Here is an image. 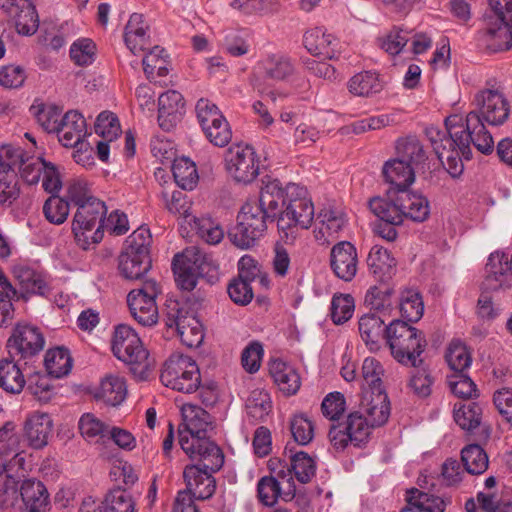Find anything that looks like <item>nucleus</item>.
Here are the masks:
<instances>
[{
    "mask_svg": "<svg viewBox=\"0 0 512 512\" xmlns=\"http://www.w3.org/2000/svg\"><path fill=\"white\" fill-rule=\"evenodd\" d=\"M231 7L245 15L276 13L280 10L277 0H233Z\"/></svg>",
    "mask_w": 512,
    "mask_h": 512,
    "instance_id": "69168bd1",
    "label": "nucleus"
},
{
    "mask_svg": "<svg viewBox=\"0 0 512 512\" xmlns=\"http://www.w3.org/2000/svg\"><path fill=\"white\" fill-rule=\"evenodd\" d=\"M445 359L452 373L465 372L470 367L472 357L468 348L460 340H453L446 351Z\"/></svg>",
    "mask_w": 512,
    "mask_h": 512,
    "instance_id": "6e6d98bb",
    "label": "nucleus"
},
{
    "mask_svg": "<svg viewBox=\"0 0 512 512\" xmlns=\"http://www.w3.org/2000/svg\"><path fill=\"white\" fill-rule=\"evenodd\" d=\"M161 382L173 390L193 393L200 386L201 375L196 362L189 356L171 355L164 363Z\"/></svg>",
    "mask_w": 512,
    "mask_h": 512,
    "instance_id": "9d476101",
    "label": "nucleus"
},
{
    "mask_svg": "<svg viewBox=\"0 0 512 512\" xmlns=\"http://www.w3.org/2000/svg\"><path fill=\"white\" fill-rule=\"evenodd\" d=\"M447 384L450 391L459 398L471 399L478 396L477 386L466 371L448 375Z\"/></svg>",
    "mask_w": 512,
    "mask_h": 512,
    "instance_id": "052dcab7",
    "label": "nucleus"
},
{
    "mask_svg": "<svg viewBox=\"0 0 512 512\" xmlns=\"http://www.w3.org/2000/svg\"><path fill=\"white\" fill-rule=\"evenodd\" d=\"M205 256L197 247H189L182 253L176 254L172 261V270L178 287L192 291L198 277L203 273Z\"/></svg>",
    "mask_w": 512,
    "mask_h": 512,
    "instance_id": "2eb2a0df",
    "label": "nucleus"
},
{
    "mask_svg": "<svg viewBox=\"0 0 512 512\" xmlns=\"http://www.w3.org/2000/svg\"><path fill=\"white\" fill-rule=\"evenodd\" d=\"M369 271L380 281L389 279L396 266V260L390 252L380 245H374L367 257Z\"/></svg>",
    "mask_w": 512,
    "mask_h": 512,
    "instance_id": "f704fd0d",
    "label": "nucleus"
},
{
    "mask_svg": "<svg viewBox=\"0 0 512 512\" xmlns=\"http://www.w3.org/2000/svg\"><path fill=\"white\" fill-rule=\"evenodd\" d=\"M399 308L406 322H417L424 313V304L419 292L407 289L401 293Z\"/></svg>",
    "mask_w": 512,
    "mask_h": 512,
    "instance_id": "603ef678",
    "label": "nucleus"
},
{
    "mask_svg": "<svg viewBox=\"0 0 512 512\" xmlns=\"http://www.w3.org/2000/svg\"><path fill=\"white\" fill-rule=\"evenodd\" d=\"M18 361L17 357H11L9 354L0 359V387L11 394L20 393L26 383Z\"/></svg>",
    "mask_w": 512,
    "mask_h": 512,
    "instance_id": "473e14b6",
    "label": "nucleus"
},
{
    "mask_svg": "<svg viewBox=\"0 0 512 512\" xmlns=\"http://www.w3.org/2000/svg\"><path fill=\"white\" fill-rule=\"evenodd\" d=\"M397 159L413 168L425 162L426 155L422 144L415 136L401 138L396 144Z\"/></svg>",
    "mask_w": 512,
    "mask_h": 512,
    "instance_id": "49530a36",
    "label": "nucleus"
},
{
    "mask_svg": "<svg viewBox=\"0 0 512 512\" xmlns=\"http://www.w3.org/2000/svg\"><path fill=\"white\" fill-rule=\"evenodd\" d=\"M237 220L236 226L229 231L228 236L235 246L248 249L263 235L267 229V222L275 221L276 217L268 213L257 199H251L242 206Z\"/></svg>",
    "mask_w": 512,
    "mask_h": 512,
    "instance_id": "423d86ee",
    "label": "nucleus"
},
{
    "mask_svg": "<svg viewBox=\"0 0 512 512\" xmlns=\"http://www.w3.org/2000/svg\"><path fill=\"white\" fill-rule=\"evenodd\" d=\"M359 411L373 428L385 424L390 415V402L385 391L364 392Z\"/></svg>",
    "mask_w": 512,
    "mask_h": 512,
    "instance_id": "aec40b11",
    "label": "nucleus"
},
{
    "mask_svg": "<svg viewBox=\"0 0 512 512\" xmlns=\"http://www.w3.org/2000/svg\"><path fill=\"white\" fill-rule=\"evenodd\" d=\"M262 65L265 78L272 81L290 82L298 75L294 60L285 54H271Z\"/></svg>",
    "mask_w": 512,
    "mask_h": 512,
    "instance_id": "bb28decb",
    "label": "nucleus"
},
{
    "mask_svg": "<svg viewBox=\"0 0 512 512\" xmlns=\"http://www.w3.org/2000/svg\"><path fill=\"white\" fill-rule=\"evenodd\" d=\"M385 340L398 363L410 367H418L423 363L420 356L427 346L425 335L406 321H391L387 326Z\"/></svg>",
    "mask_w": 512,
    "mask_h": 512,
    "instance_id": "7ed1b4c3",
    "label": "nucleus"
},
{
    "mask_svg": "<svg viewBox=\"0 0 512 512\" xmlns=\"http://www.w3.org/2000/svg\"><path fill=\"white\" fill-rule=\"evenodd\" d=\"M382 173L385 180L392 185L391 191L407 189L415 180L414 168L397 158L387 161Z\"/></svg>",
    "mask_w": 512,
    "mask_h": 512,
    "instance_id": "72a5a7b5",
    "label": "nucleus"
},
{
    "mask_svg": "<svg viewBox=\"0 0 512 512\" xmlns=\"http://www.w3.org/2000/svg\"><path fill=\"white\" fill-rule=\"evenodd\" d=\"M296 495V489L287 481L283 486L277 482V478L264 476L257 483V496L265 506H274L279 499L291 501Z\"/></svg>",
    "mask_w": 512,
    "mask_h": 512,
    "instance_id": "4be33fe9",
    "label": "nucleus"
},
{
    "mask_svg": "<svg viewBox=\"0 0 512 512\" xmlns=\"http://www.w3.org/2000/svg\"><path fill=\"white\" fill-rule=\"evenodd\" d=\"M44 345L45 338L38 327L28 323H18L7 340L6 348L11 357L25 360L38 355Z\"/></svg>",
    "mask_w": 512,
    "mask_h": 512,
    "instance_id": "4468645a",
    "label": "nucleus"
},
{
    "mask_svg": "<svg viewBox=\"0 0 512 512\" xmlns=\"http://www.w3.org/2000/svg\"><path fill=\"white\" fill-rule=\"evenodd\" d=\"M372 428L361 411L351 412L345 421V429L351 435L352 444L355 447H360L363 443L367 442Z\"/></svg>",
    "mask_w": 512,
    "mask_h": 512,
    "instance_id": "864d4df0",
    "label": "nucleus"
},
{
    "mask_svg": "<svg viewBox=\"0 0 512 512\" xmlns=\"http://www.w3.org/2000/svg\"><path fill=\"white\" fill-rule=\"evenodd\" d=\"M369 208L383 222L400 225L404 221V212L398 203V191H390L389 199L381 197L370 199Z\"/></svg>",
    "mask_w": 512,
    "mask_h": 512,
    "instance_id": "7c9ffc66",
    "label": "nucleus"
},
{
    "mask_svg": "<svg viewBox=\"0 0 512 512\" xmlns=\"http://www.w3.org/2000/svg\"><path fill=\"white\" fill-rule=\"evenodd\" d=\"M475 109L465 118L468 137L473 146L482 154L493 151L494 141L484 123L501 126L507 122L511 106L504 93L498 88H484L474 96Z\"/></svg>",
    "mask_w": 512,
    "mask_h": 512,
    "instance_id": "f03ea898",
    "label": "nucleus"
},
{
    "mask_svg": "<svg viewBox=\"0 0 512 512\" xmlns=\"http://www.w3.org/2000/svg\"><path fill=\"white\" fill-rule=\"evenodd\" d=\"M398 203L404 212V219L423 222L429 217L430 207L427 198L409 188L398 191Z\"/></svg>",
    "mask_w": 512,
    "mask_h": 512,
    "instance_id": "c756f323",
    "label": "nucleus"
},
{
    "mask_svg": "<svg viewBox=\"0 0 512 512\" xmlns=\"http://www.w3.org/2000/svg\"><path fill=\"white\" fill-rule=\"evenodd\" d=\"M69 210V203L56 195H51L43 205L46 220L55 225H61L66 221Z\"/></svg>",
    "mask_w": 512,
    "mask_h": 512,
    "instance_id": "338daca9",
    "label": "nucleus"
},
{
    "mask_svg": "<svg viewBox=\"0 0 512 512\" xmlns=\"http://www.w3.org/2000/svg\"><path fill=\"white\" fill-rule=\"evenodd\" d=\"M149 238L148 230L138 229L126 239L118 262V269L124 278L137 280L150 270Z\"/></svg>",
    "mask_w": 512,
    "mask_h": 512,
    "instance_id": "0eeeda50",
    "label": "nucleus"
},
{
    "mask_svg": "<svg viewBox=\"0 0 512 512\" xmlns=\"http://www.w3.org/2000/svg\"><path fill=\"white\" fill-rule=\"evenodd\" d=\"M458 121H460V119H458L457 116L446 118L445 131L435 126H430L425 129V134L442 164H444V150H447L448 147L459 148L466 160H470L472 157L470 148L472 141H470L468 137L467 128L464 123L459 124Z\"/></svg>",
    "mask_w": 512,
    "mask_h": 512,
    "instance_id": "1a4fd4ad",
    "label": "nucleus"
},
{
    "mask_svg": "<svg viewBox=\"0 0 512 512\" xmlns=\"http://www.w3.org/2000/svg\"><path fill=\"white\" fill-rule=\"evenodd\" d=\"M410 34L411 31L394 26L385 36L378 39L380 47L390 55H397L411 39Z\"/></svg>",
    "mask_w": 512,
    "mask_h": 512,
    "instance_id": "e2e57ef3",
    "label": "nucleus"
},
{
    "mask_svg": "<svg viewBox=\"0 0 512 512\" xmlns=\"http://www.w3.org/2000/svg\"><path fill=\"white\" fill-rule=\"evenodd\" d=\"M332 42V36L323 33L318 28L307 31L303 37V43L307 51L313 56L323 57L324 59L335 57V51L331 47Z\"/></svg>",
    "mask_w": 512,
    "mask_h": 512,
    "instance_id": "ea45409f",
    "label": "nucleus"
},
{
    "mask_svg": "<svg viewBox=\"0 0 512 512\" xmlns=\"http://www.w3.org/2000/svg\"><path fill=\"white\" fill-rule=\"evenodd\" d=\"M483 286L487 290H498L509 285L510 272L508 256L503 252L491 253L485 267Z\"/></svg>",
    "mask_w": 512,
    "mask_h": 512,
    "instance_id": "393cba45",
    "label": "nucleus"
},
{
    "mask_svg": "<svg viewBox=\"0 0 512 512\" xmlns=\"http://www.w3.org/2000/svg\"><path fill=\"white\" fill-rule=\"evenodd\" d=\"M245 407L248 417L253 422H264L272 410L269 393L262 389L251 391Z\"/></svg>",
    "mask_w": 512,
    "mask_h": 512,
    "instance_id": "c03bdc74",
    "label": "nucleus"
},
{
    "mask_svg": "<svg viewBox=\"0 0 512 512\" xmlns=\"http://www.w3.org/2000/svg\"><path fill=\"white\" fill-rule=\"evenodd\" d=\"M385 316L376 313L364 314L359 319V332L362 340L371 351H377L385 339L387 326Z\"/></svg>",
    "mask_w": 512,
    "mask_h": 512,
    "instance_id": "c85d7f7f",
    "label": "nucleus"
},
{
    "mask_svg": "<svg viewBox=\"0 0 512 512\" xmlns=\"http://www.w3.org/2000/svg\"><path fill=\"white\" fill-rule=\"evenodd\" d=\"M106 213L107 207L99 199H92L77 207L72 220V233L81 248L88 249L90 244H97L103 239L100 224Z\"/></svg>",
    "mask_w": 512,
    "mask_h": 512,
    "instance_id": "6e6552de",
    "label": "nucleus"
},
{
    "mask_svg": "<svg viewBox=\"0 0 512 512\" xmlns=\"http://www.w3.org/2000/svg\"><path fill=\"white\" fill-rule=\"evenodd\" d=\"M288 202L277 226L286 244H293L299 229H308L314 218V205L308 197L307 189L295 183L288 184Z\"/></svg>",
    "mask_w": 512,
    "mask_h": 512,
    "instance_id": "20e7f679",
    "label": "nucleus"
},
{
    "mask_svg": "<svg viewBox=\"0 0 512 512\" xmlns=\"http://www.w3.org/2000/svg\"><path fill=\"white\" fill-rule=\"evenodd\" d=\"M288 194V184L283 186L278 179H268L263 181L257 200L278 220L287 205Z\"/></svg>",
    "mask_w": 512,
    "mask_h": 512,
    "instance_id": "412c9836",
    "label": "nucleus"
},
{
    "mask_svg": "<svg viewBox=\"0 0 512 512\" xmlns=\"http://www.w3.org/2000/svg\"><path fill=\"white\" fill-rule=\"evenodd\" d=\"M330 266L336 277L350 282L358 270V254L355 246L348 241L335 244L330 252Z\"/></svg>",
    "mask_w": 512,
    "mask_h": 512,
    "instance_id": "f3484780",
    "label": "nucleus"
},
{
    "mask_svg": "<svg viewBox=\"0 0 512 512\" xmlns=\"http://www.w3.org/2000/svg\"><path fill=\"white\" fill-rule=\"evenodd\" d=\"M185 111L184 98L176 90H168L158 98V122L164 131H171Z\"/></svg>",
    "mask_w": 512,
    "mask_h": 512,
    "instance_id": "a211bd4d",
    "label": "nucleus"
},
{
    "mask_svg": "<svg viewBox=\"0 0 512 512\" xmlns=\"http://www.w3.org/2000/svg\"><path fill=\"white\" fill-rule=\"evenodd\" d=\"M407 505L401 512H444L449 499H444L418 489H412L407 494Z\"/></svg>",
    "mask_w": 512,
    "mask_h": 512,
    "instance_id": "2f4dec72",
    "label": "nucleus"
},
{
    "mask_svg": "<svg viewBox=\"0 0 512 512\" xmlns=\"http://www.w3.org/2000/svg\"><path fill=\"white\" fill-rule=\"evenodd\" d=\"M461 460L465 470L473 475L485 472L488 467V456L478 444H471L463 448Z\"/></svg>",
    "mask_w": 512,
    "mask_h": 512,
    "instance_id": "5fc2aeb1",
    "label": "nucleus"
},
{
    "mask_svg": "<svg viewBox=\"0 0 512 512\" xmlns=\"http://www.w3.org/2000/svg\"><path fill=\"white\" fill-rule=\"evenodd\" d=\"M317 219L321 224L319 232L327 233L328 235L338 233L346 223L345 214L332 206L323 207Z\"/></svg>",
    "mask_w": 512,
    "mask_h": 512,
    "instance_id": "680f3d73",
    "label": "nucleus"
},
{
    "mask_svg": "<svg viewBox=\"0 0 512 512\" xmlns=\"http://www.w3.org/2000/svg\"><path fill=\"white\" fill-rule=\"evenodd\" d=\"M164 321L167 327L175 328L181 341L188 347L199 346L204 338L199 320L185 310L177 300H168L164 308Z\"/></svg>",
    "mask_w": 512,
    "mask_h": 512,
    "instance_id": "9b49d317",
    "label": "nucleus"
},
{
    "mask_svg": "<svg viewBox=\"0 0 512 512\" xmlns=\"http://www.w3.org/2000/svg\"><path fill=\"white\" fill-rule=\"evenodd\" d=\"M78 429L84 439L94 443L103 441L109 432V426L91 413H85L80 417Z\"/></svg>",
    "mask_w": 512,
    "mask_h": 512,
    "instance_id": "8fccbe9b",
    "label": "nucleus"
},
{
    "mask_svg": "<svg viewBox=\"0 0 512 512\" xmlns=\"http://www.w3.org/2000/svg\"><path fill=\"white\" fill-rule=\"evenodd\" d=\"M187 223L195 230L196 234L204 242L210 245H216L221 242L224 237L222 227L210 217H197L192 215Z\"/></svg>",
    "mask_w": 512,
    "mask_h": 512,
    "instance_id": "79ce46f5",
    "label": "nucleus"
},
{
    "mask_svg": "<svg viewBox=\"0 0 512 512\" xmlns=\"http://www.w3.org/2000/svg\"><path fill=\"white\" fill-rule=\"evenodd\" d=\"M384 83L379 74L373 71H363L355 74L348 81V90L358 97H372L383 90Z\"/></svg>",
    "mask_w": 512,
    "mask_h": 512,
    "instance_id": "c9c22d12",
    "label": "nucleus"
},
{
    "mask_svg": "<svg viewBox=\"0 0 512 512\" xmlns=\"http://www.w3.org/2000/svg\"><path fill=\"white\" fill-rule=\"evenodd\" d=\"M56 133L64 147H76L87 134L86 120L78 111L70 110L63 115Z\"/></svg>",
    "mask_w": 512,
    "mask_h": 512,
    "instance_id": "6ab92c4d",
    "label": "nucleus"
},
{
    "mask_svg": "<svg viewBox=\"0 0 512 512\" xmlns=\"http://www.w3.org/2000/svg\"><path fill=\"white\" fill-rule=\"evenodd\" d=\"M269 372L279 390L286 396L294 395L301 386L297 370L288 363L275 359L269 364Z\"/></svg>",
    "mask_w": 512,
    "mask_h": 512,
    "instance_id": "cd10ccee",
    "label": "nucleus"
},
{
    "mask_svg": "<svg viewBox=\"0 0 512 512\" xmlns=\"http://www.w3.org/2000/svg\"><path fill=\"white\" fill-rule=\"evenodd\" d=\"M25 5L13 11L11 16L15 19V27L19 34L33 35L39 26V18L35 6L30 0H23Z\"/></svg>",
    "mask_w": 512,
    "mask_h": 512,
    "instance_id": "3c124183",
    "label": "nucleus"
},
{
    "mask_svg": "<svg viewBox=\"0 0 512 512\" xmlns=\"http://www.w3.org/2000/svg\"><path fill=\"white\" fill-rule=\"evenodd\" d=\"M132 495L124 489L109 491L101 502L102 512H136Z\"/></svg>",
    "mask_w": 512,
    "mask_h": 512,
    "instance_id": "09e8293b",
    "label": "nucleus"
},
{
    "mask_svg": "<svg viewBox=\"0 0 512 512\" xmlns=\"http://www.w3.org/2000/svg\"><path fill=\"white\" fill-rule=\"evenodd\" d=\"M113 354L129 366L138 380H146L153 369L154 362L143 347L138 334L128 325L115 327L112 340Z\"/></svg>",
    "mask_w": 512,
    "mask_h": 512,
    "instance_id": "39448f33",
    "label": "nucleus"
},
{
    "mask_svg": "<svg viewBox=\"0 0 512 512\" xmlns=\"http://www.w3.org/2000/svg\"><path fill=\"white\" fill-rule=\"evenodd\" d=\"M53 422L49 414L32 413L25 421V436L34 449H41L48 444L52 433Z\"/></svg>",
    "mask_w": 512,
    "mask_h": 512,
    "instance_id": "b1692460",
    "label": "nucleus"
},
{
    "mask_svg": "<svg viewBox=\"0 0 512 512\" xmlns=\"http://www.w3.org/2000/svg\"><path fill=\"white\" fill-rule=\"evenodd\" d=\"M44 364L48 375L61 378L71 371L72 358L68 349L57 347L46 352Z\"/></svg>",
    "mask_w": 512,
    "mask_h": 512,
    "instance_id": "37998d69",
    "label": "nucleus"
},
{
    "mask_svg": "<svg viewBox=\"0 0 512 512\" xmlns=\"http://www.w3.org/2000/svg\"><path fill=\"white\" fill-rule=\"evenodd\" d=\"M30 112L38 124L48 133L56 132L62 119V111L55 105H32Z\"/></svg>",
    "mask_w": 512,
    "mask_h": 512,
    "instance_id": "4d7b16f0",
    "label": "nucleus"
},
{
    "mask_svg": "<svg viewBox=\"0 0 512 512\" xmlns=\"http://www.w3.org/2000/svg\"><path fill=\"white\" fill-rule=\"evenodd\" d=\"M160 293V286L155 280H147L140 288L129 292L127 304L131 315L139 324L152 326L157 323L158 309L155 299Z\"/></svg>",
    "mask_w": 512,
    "mask_h": 512,
    "instance_id": "f8f14e48",
    "label": "nucleus"
},
{
    "mask_svg": "<svg viewBox=\"0 0 512 512\" xmlns=\"http://www.w3.org/2000/svg\"><path fill=\"white\" fill-rule=\"evenodd\" d=\"M289 459L295 478L302 484L309 483L316 474L314 459L304 451L291 454Z\"/></svg>",
    "mask_w": 512,
    "mask_h": 512,
    "instance_id": "bf43d9fd",
    "label": "nucleus"
},
{
    "mask_svg": "<svg viewBox=\"0 0 512 512\" xmlns=\"http://www.w3.org/2000/svg\"><path fill=\"white\" fill-rule=\"evenodd\" d=\"M147 30L148 26L145 24L143 15L133 13L125 26L124 41L134 55L150 49L151 43Z\"/></svg>",
    "mask_w": 512,
    "mask_h": 512,
    "instance_id": "a878e982",
    "label": "nucleus"
},
{
    "mask_svg": "<svg viewBox=\"0 0 512 512\" xmlns=\"http://www.w3.org/2000/svg\"><path fill=\"white\" fill-rule=\"evenodd\" d=\"M20 195L19 181L16 171L0 168V206L11 205Z\"/></svg>",
    "mask_w": 512,
    "mask_h": 512,
    "instance_id": "0e129e2a",
    "label": "nucleus"
},
{
    "mask_svg": "<svg viewBox=\"0 0 512 512\" xmlns=\"http://www.w3.org/2000/svg\"><path fill=\"white\" fill-rule=\"evenodd\" d=\"M482 408L476 402L454 407V420L463 429L474 433L481 425Z\"/></svg>",
    "mask_w": 512,
    "mask_h": 512,
    "instance_id": "de8ad7c7",
    "label": "nucleus"
},
{
    "mask_svg": "<svg viewBox=\"0 0 512 512\" xmlns=\"http://www.w3.org/2000/svg\"><path fill=\"white\" fill-rule=\"evenodd\" d=\"M481 39L492 53L509 50L512 46V26L500 23L489 26L482 33Z\"/></svg>",
    "mask_w": 512,
    "mask_h": 512,
    "instance_id": "58836bf2",
    "label": "nucleus"
},
{
    "mask_svg": "<svg viewBox=\"0 0 512 512\" xmlns=\"http://www.w3.org/2000/svg\"><path fill=\"white\" fill-rule=\"evenodd\" d=\"M225 168L238 183L249 184L259 174V160L254 149L249 145L236 144L225 152Z\"/></svg>",
    "mask_w": 512,
    "mask_h": 512,
    "instance_id": "ddd939ff",
    "label": "nucleus"
},
{
    "mask_svg": "<svg viewBox=\"0 0 512 512\" xmlns=\"http://www.w3.org/2000/svg\"><path fill=\"white\" fill-rule=\"evenodd\" d=\"M183 423L179 425V444L190 459H202L204 466L220 470L224 454L220 447L210 440L208 429L212 428L210 414L195 404H184L181 408Z\"/></svg>",
    "mask_w": 512,
    "mask_h": 512,
    "instance_id": "f257e3e1",
    "label": "nucleus"
},
{
    "mask_svg": "<svg viewBox=\"0 0 512 512\" xmlns=\"http://www.w3.org/2000/svg\"><path fill=\"white\" fill-rule=\"evenodd\" d=\"M13 274L23 293L44 296L49 291L44 277L28 266H15Z\"/></svg>",
    "mask_w": 512,
    "mask_h": 512,
    "instance_id": "4c0bfd02",
    "label": "nucleus"
},
{
    "mask_svg": "<svg viewBox=\"0 0 512 512\" xmlns=\"http://www.w3.org/2000/svg\"><path fill=\"white\" fill-rule=\"evenodd\" d=\"M20 498L26 512H47L50 509L49 493L41 481L24 480L20 486Z\"/></svg>",
    "mask_w": 512,
    "mask_h": 512,
    "instance_id": "5701e85b",
    "label": "nucleus"
},
{
    "mask_svg": "<svg viewBox=\"0 0 512 512\" xmlns=\"http://www.w3.org/2000/svg\"><path fill=\"white\" fill-rule=\"evenodd\" d=\"M465 509L467 512H512V503L502 502L494 493L478 492L476 500L466 501Z\"/></svg>",
    "mask_w": 512,
    "mask_h": 512,
    "instance_id": "a19ab883",
    "label": "nucleus"
},
{
    "mask_svg": "<svg viewBox=\"0 0 512 512\" xmlns=\"http://www.w3.org/2000/svg\"><path fill=\"white\" fill-rule=\"evenodd\" d=\"M172 173L176 184L184 190H192L199 180L195 163L186 157L173 160Z\"/></svg>",
    "mask_w": 512,
    "mask_h": 512,
    "instance_id": "a18cd8bd",
    "label": "nucleus"
},
{
    "mask_svg": "<svg viewBox=\"0 0 512 512\" xmlns=\"http://www.w3.org/2000/svg\"><path fill=\"white\" fill-rule=\"evenodd\" d=\"M365 304L373 313L389 316L392 310L391 290L388 287H371L365 295Z\"/></svg>",
    "mask_w": 512,
    "mask_h": 512,
    "instance_id": "13d9d810",
    "label": "nucleus"
},
{
    "mask_svg": "<svg viewBox=\"0 0 512 512\" xmlns=\"http://www.w3.org/2000/svg\"><path fill=\"white\" fill-rule=\"evenodd\" d=\"M127 387L123 377L107 375L100 384L95 397L110 406L121 404L126 398Z\"/></svg>",
    "mask_w": 512,
    "mask_h": 512,
    "instance_id": "e433bc0d",
    "label": "nucleus"
},
{
    "mask_svg": "<svg viewBox=\"0 0 512 512\" xmlns=\"http://www.w3.org/2000/svg\"><path fill=\"white\" fill-rule=\"evenodd\" d=\"M197 464L187 465L183 472L186 490L195 499L206 500L213 496L216 490V481L212 473L218 470H211L204 466L202 459H192Z\"/></svg>",
    "mask_w": 512,
    "mask_h": 512,
    "instance_id": "dca6fc26",
    "label": "nucleus"
},
{
    "mask_svg": "<svg viewBox=\"0 0 512 512\" xmlns=\"http://www.w3.org/2000/svg\"><path fill=\"white\" fill-rule=\"evenodd\" d=\"M95 133L102 139L113 141L121 133V127L117 116L110 111L101 112L95 122Z\"/></svg>",
    "mask_w": 512,
    "mask_h": 512,
    "instance_id": "774afa93",
    "label": "nucleus"
}]
</instances>
